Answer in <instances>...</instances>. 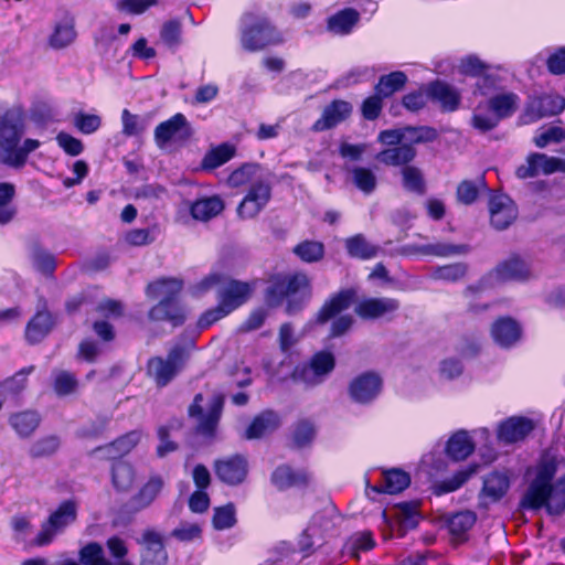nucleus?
I'll use <instances>...</instances> for the list:
<instances>
[{
    "instance_id": "55",
    "label": "nucleus",
    "mask_w": 565,
    "mask_h": 565,
    "mask_svg": "<svg viewBox=\"0 0 565 565\" xmlns=\"http://www.w3.org/2000/svg\"><path fill=\"white\" fill-rule=\"evenodd\" d=\"M60 439L54 435H50L34 441L29 450L33 458H42L54 455L60 448Z\"/></svg>"
},
{
    "instance_id": "49",
    "label": "nucleus",
    "mask_w": 565,
    "mask_h": 565,
    "mask_svg": "<svg viewBox=\"0 0 565 565\" xmlns=\"http://www.w3.org/2000/svg\"><path fill=\"white\" fill-rule=\"evenodd\" d=\"M78 386L76 376L65 370H55L53 372V388L58 396L73 394Z\"/></svg>"
},
{
    "instance_id": "48",
    "label": "nucleus",
    "mask_w": 565,
    "mask_h": 565,
    "mask_svg": "<svg viewBox=\"0 0 565 565\" xmlns=\"http://www.w3.org/2000/svg\"><path fill=\"white\" fill-rule=\"evenodd\" d=\"M350 172L353 184L364 194H370L376 189L377 178L371 169L354 167Z\"/></svg>"
},
{
    "instance_id": "17",
    "label": "nucleus",
    "mask_w": 565,
    "mask_h": 565,
    "mask_svg": "<svg viewBox=\"0 0 565 565\" xmlns=\"http://www.w3.org/2000/svg\"><path fill=\"white\" fill-rule=\"evenodd\" d=\"M352 113V106L345 100H333L322 111L321 117L313 124L315 131L331 129L344 121Z\"/></svg>"
},
{
    "instance_id": "32",
    "label": "nucleus",
    "mask_w": 565,
    "mask_h": 565,
    "mask_svg": "<svg viewBox=\"0 0 565 565\" xmlns=\"http://www.w3.org/2000/svg\"><path fill=\"white\" fill-rule=\"evenodd\" d=\"M224 210V203L221 198L207 196L196 200L191 205V215L198 221H209L215 217Z\"/></svg>"
},
{
    "instance_id": "14",
    "label": "nucleus",
    "mask_w": 565,
    "mask_h": 565,
    "mask_svg": "<svg viewBox=\"0 0 565 565\" xmlns=\"http://www.w3.org/2000/svg\"><path fill=\"white\" fill-rule=\"evenodd\" d=\"M399 308L398 300L394 298H364L355 306V313L364 320L387 318Z\"/></svg>"
},
{
    "instance_id": "27",
    "label": "nucleus",
    "mask_w": 565,
    "mask_h": 565,
    "mask_svg": "<svg viewBox=\"0 0 565 565\" xmlns=\"http://www.w3.org/2000/svg\"><path fill=\"white\" fill-rule=\"evenodd\" d=\"M411 482L408 473L399 470L392 469L383 472V481L381 486H374L371 488L373 492L395 494L405 490Z\"/></svg>"
},
{
    "instance_id": "22",
    "label": "nucleus",
    "mask_w": 565,
    "mask_h": 565,
    "mask_svg": "<svg viewBox=\"0 0 565 565\" xmlns=\"http://www.w3.org/2000/svg\"><path fill=\"white\" fill-rule=\"evenodd\" d=\"M142 431L132 430L117 438L115 441L97 448L96 451H103L108 459H116L128 455L141 440Z\"/></svg>"
},
{
    "instance_id": "56",
    "label": "nucleus",
    "mask_w": 565,
    "mask_h": 565,
    "mask_svg": "<svg viewBox=\"0 0 565 565\" xmlns=\"http://www.w3.org/2000/svg\"><path fill=\"white\" fill-rule=\"evenodd\" d=\"M476 519V514L471 511H462L454 514L448 521L450 533L456 536L465 534L473 526Z\"/></svg>"
},
{
    "instance_id": "7",
    "label": "nucleus",
    "mask_w": 565,
    "mask_h": 565,
    "mask_svg": "<svg viewBox=\"0 0 565 565\" xmlns=\"http://www.w3.org/2000/svg\"><path fill=\"white\" fill-rule=\"evenodd\" d=\"M270 198L271 185L266 175L247 189L245 196L237 206L238 216L241 218L256 217L269 203Z\"/></svg>"
},
{
    "instance_id": "40",
    "label": "nucleus",
    "mask_w": 565,
    "mask_h": 565,
    "mask_svg": "<svg viewBox=\"0 0 565 565\" xmlns=\"http://www.w3.org/2000/svg\"><path fill=\"white\" fill-rule=\"evenodd\" d=\"M79 559L84 565H132L122 558L118 563L113 564L104 556L102 545L95 542L88 543L81 548Z\"/></svg>"
},
{
    "instance_id": "58",
    "label": "nucleus",
    "mask_w": 565,
    "mask_h": 565,
    "mask_svg": "<svg viewBox=\"0 0 565 565\" xmlns=\"http://www.w3.org/2000/svg\"><path fill=\"white\" fill-rule=\"evenodd\" d=\"M73 124L82 134L92 135L100 128L102 118L95 114L77 113L74 116Z\"/></svg>"
},
{
    "instance_id": "3",
    "label": "nucleus",
    "mask_w": 565,
    "mask_h": 565,
    "mask_svg": "<svg viewBox=\"0 0 565 565\" xmlns=\"http://www.w3.org/2000/svg\"><path fill=\"white\" fill-rule=\"evenodd\" d=\"M281 34L263 15L247 12L242 17L241 43L247 51L264 50L282 43Z\"/></svg>"
},
{
    "instance_id": "21",
    "label": "nucleus",
    "mask_w": 565,
    "mask_h": 565,
    "mask_svg": "<svg viewBox=\"0 0 565 565\" xmlns=\"http://www.w3.org/2000/svg\"><path fill=\"white\" fill-rule=\"evenodd\" d=\"M533 428L534 424L531 419L511 417L500 425L498 437L507 444H512L524 439Z\"/></svg>"
},
{
    "instance_id": "35",
    "label": "nucleus",
    "mask_w": 565,
    "mask_h": 565,
    "mask_svg": "<svg viewBox=\"0 0 565 565\" xmlns=\"http://www.w3.org/2000/svg\"><path fill=\"white\" fill-rule=\"evenodd\" d=\"M475 445L466 430L455 433L448 440L446 451L454 460H463L472 454Z\"/></svg>"
},
{
    "instance_id": "2",
    "label": "nucleus",
    "mask_w": 565,
    "mask_h": 565,
    "mask_svg": "<svg viewBox=\"0 0 565 565\" xmlns=\"http://www.w3.org/2000/svg\"><path fill=\"white\" fill-rule=\"evenodd\" d=\"M310 280L301 273L277 277L267 289L266 301L270 306H278L285 298L288 299L286 312L294 315L301 309L310 298Z\"/></svg>"
},
{
    "instance_id": "37",
    "label": "nucleus",
    "mask_w": 565,
    "mask_h": 565,
    "mask_svg": "<svg viewBox=\"0 0 565 565\" xmlns=\"http://www.w3.org/2000/svg\"><path fill=\"white\" fill-rule=\"evenodd\" d=\"M9 423L15 433L22 437L31 436L40 424V416L35 412H20L12 414Z\"/></svg>"
},
{
    "instance_id": "29",
    "label": "nucleus",
    "mask_w": 565,
    "mask_h": 565,
    "mask_svg": "<svg viewBox=\"0 0 565 565\" xmlns=\"http://www.w3.org/2000/svg\"><path fill=\"white\" fill-rule=\"evenodd\" d=\"M152 320H168L173 326H180L185 320L184 309L177 301L160 300L150 312Z\"/></svg>"
},
{
    "instance_id": "30",
    "label": "nucleus",
    "mask_w": 565,
    "mask_h": 565,
    "mask_svg": "<svg viewBox=\"0 0 565 565\" xmlns=\"http://www.w3.org/2000/svg\"><path fill=\"white\" fill-rule=\"evenodd\" d=\"M265 177L266 173L260 166L244 164L230 174L227 182L232 188L247 186L248 189L253 183H257Z\"/></svg>"
},
{
    "instance_id": "20",
    "label": "nucleus",
    "mask_w": 565,
    "mask_h": 565,
    "mask_svg": "<svg viewBox=\"0 0 565 565\" xmlns=\"http://www.w3.org/2000/svg\"><path fill=\"white\" fill-rule=\"evenodd\" d=\"M427 95L429 98L438 103L443 110L454 111L460 103L459 92L445 82H434L427 86Z\"/></svg>"
},
{
    "instance_id": "10",
    "label": "nucleus",
    "mask_w": 565,
    "mask_h": 565,
    "mask_svg": "<svg viewBox=\"0 0 565 565\" xmlns=\"http://www.w3.org/2000/svg\"><path fill=\"white\" fill-rule=\"evenodd\" d=\"M191 135L192 129L188 119L183 114L178 113L156 127L154 141L159 148H163L172 141H184Z\"/></svg>"
},
{
    "instance_id": "42",
    "label": "nucleus",
    "mask_w": 565,
    "mask_h": 565,
    "mask_svg": "<svg viewBox=\"0 0 565 565\" xmlns=\"http://www.w3.org/2000/svg\"><path fill=\"white\" fill-rule=\"evenodd\" d=\"M306 481L307 475L305 472H294L288 466L278 467L271 475V482L279 490L305 483Z\"/></svg>"
},
{
    "instance_id": "46",
    "label": "nucleus",
    "mask_w": 565,
    "mask_h": 565,
    "mask_svg": "<svg viewBox=\"0 0 565 565\" xmlns=\"http://www.w3.org/2000/svg\"><path fill=\"white\" fill-rule=\"evenodd\" d=\"M407 82V76L405 73L396 71L392 72L388 75H383L379 84L375 87V90L379 95L383 97H388L395 92L399 90L404 87Z\"/></svg>"
},
{
    "instance_id": "23",
    "label": "nucleus",
    "mask_w": 565,
    "mask_h": 565,
    "mask_svg": "<svg viewBox=\"0 0 565 565\" xmlns=\"http://www.w3.org/2000/svg\"><path fill=\"white\" fill-rule=\"evenodd\" d=\"M416 157V150L412 145L402 143L397 147L385 149L376 154L377 161L385 166H408Z\"/></svg>"
},
{
    "instance_id": "31",
    "label": "nucleus",
    "mask_w": 565,
    "mask_h": 565,
    "mask_svg": "<svg viewBox=\"0 0 565 565\" xmlns=\"http://www.w3.org/2000/svg\"><path fill=\"white\" fill-rule=\"evenodd\" d=\"M519 96L514 93H502L490 97L488 107L501 120L512 116L519 106Z\"/></svg>"
},
{
    "instance_id": "16",
    "label": "nucleus",
    "mask_w": 565,
    "mask_h": 565,
    "mask_svg": "<svg viewBox=\"0 0 565 565\" xmlns=\"http://www.w3.org/2000/svg\"><path fill=\"white\" fill-rule=\"evenodd\" d=\"M382 386V381L374 373H365L352 381L350 395L358 403H369L375 398Z\"/></svg>"
},
{
    "instance_id": "24",
    "label": "nucleus",
    "mask_w": 565,
    "mask_h": 565,
    "mask_svg": "<svg viewBox=\"0 0 565 565\" xmlns=\"http://www.w3.org/2000/svg\"><path fill=\"white\" fill-rule=\"evenodd\" d=\"M280 425L279 416L271 411H266L254 418L252 424L245 431V438H260L267 434L275 431Z\"/></svg>"
},
{
    "instance_id": "5",
    "label": "nucleus",
    "mask_w": 565,
    "mask_h": 565,
    "mask_svg": "<svg viewBox=\"0 0 565 565\" xmlns=\"http://www.w3.org/2000/svg\"><path fill=\"white\" fill-rule=\"evenodd\" d=\"M184 360L185 350L177 345L169 351L167 358H151L147 363V374L158 386H166L181 371Z\"/></svg>"
},
{
    "instance_id": "53",
    "label": "nucleus",
    "mask_w": 565,
    "mask_h": 565,
    "mask_svg": "<svg viewBox=\"0 0 565 565\" xmlns=\"http://www.w3.org/2000/svg\"><path fill=\"white\" fill-rule=\"evenodd\" d=\"M375 546L371 532H360L352 535L347 544L348 553L359 559L362 552H369Z\"/></svg>"
},
{
    "instance_id": "11",
    "label": "nucleus",
    "mask_w": 565,
    "mask_h": 565,
    "mask_svg": "<svg viewBox=\"0 0 565 565\" xmlns=\"http://www.w3.org/2000/svg\"><path fill=\"white\" fill-rule=\"evenodd\" d=\"M253 289V284L224 278L217 290V299L222 306L232 312L247 301Z\"/></svg>"
},
{
    "instance_id": "38",
    "label": "nucleus",
    "mask_w": 565,
    "mask_h": 565,
    "mask_svg": "<svg viewBox=\"0 0 565 565\" xmlns=\"http://www.w3.org/2000/svg\"><path fill=\"white\" fill-rule=\"evenodd\" d=\"M417 253L423 255H433L437 257H450L457 255L467 254L469 247L467 245L460 244H450L445 242H437L434 244H426L418 247H415Z\"/></svg>"
},
{
    "instance_id": "33",
    "label": "nucleus",
    "mask_w": 565,
    "mask_h": 565,
    "mask_svg": "<svg viewBox=\"0 0 565 565\" xmlns=\"http://www.w3.org/2000/svg\"><path fill=\"white\" fill-rule=\"evenodd\" d=\"M52 316L49 312L40 311L29 321L25 329V339L34 344L42 341L52 328Z\"/></svg>"
},
{
    "instance_id": "6",
    "label": "nucleus",
    "mask_w": 565,
    "mask_h": 565,
    "mask_svg": "<svg viewBox=\"0 0 565 565\" xmlns=\"http://www.w3.org/2000/svg\"><path fill=\"white\" fill-rule=\"evenodd\" d=\"M203 395L196 394L193 403L189 407V414L191 417H198L196 430L199 434L205 437L214 436L218 420L221 418L224 396L221 394H214L210 401L209 411L203 414L202 402Z\"/></svg>"
},
{
    "instance_id": "4",
    "label": "nucleus",
    "mask_w": 565,
    "mask_h": 565,
    "mask_svg": "<svg viewBox=\"0 0 565 565\" xmlns=\"http://www.w3.org/2000/svg\"><path fill=\"white\" fill-rule=\"evenodd\" d=\"M77 516V504L73 500L63 501L42 523L41 530L33 540L36 546L51 544L55 536L73 524Z\"/></svg>"
},
{
    "instance_id": "15",
    "label": "nucleus",
    "mask_w": 565,
    "mask_h": 565,
    "mask_svg": "<svg viewBox=\"0 0 565 565\" xmlns=\"http://www.w3.org/2000/svg\"><path fill=\"white\" fill-rule=\"evenodd\" d=\"M214 468L218 479L227 484H238L247 475V461L238 455L217 460Z\"/></svg>"
},
{
    "instance_id": "19",
    "label": "nucleus",
    "mask_w": 565,
    "mask_h": 565,
    "mask_svg": "<svg viewBox=\"0 0 565 565\" xmlns=\"http://www.w3.org/2000/svg\"><path fill=\"white\" fill-rule=\"evenodd\" d=\"M521 327L512 318L504 317L493 322L491 335L497 344L502 348H510L521 338Z\"/></svg>"
},
{
    "instance_id": "43",
    "label": "nucleus",
    "mask_w": 565,
    "mask_h": 565,
    "mask_svg": "<svg viewBox=\"0 0 565 565\" xmlns=\"http://www.w3.org/2000/svg\"><path fill=\"white\" fill-rule=\"evenodd\" d=\"M14 195L15 188L12 183L0 182V224H8L17 214V210L12 205Z\"/></svg>"
},
{
    "instance_id": "41",
    "label": "nucleus",
    "mask_w": 565,
    "mask_h": 565,
    "mask_svg": "<svg viewBox=\"0 0 565 565\" xmlns=\"http://www.w3.org/2000/svg\"><path fill=\"white\" fill-rule=\"evenodd\" d=\"M160 42L171 51L182 44V23L178 19L166 21L160 29Z\"/></svg>"
},
{
    "instance_id": "1",
    "label": "nucleus",
    "mask_w": 565,
    "mask_h": 565,
    "mask_svg": "<svg viewBox=\"0 0 565 565\" xmlns=\"http://www.w3.org/2000/svg\"><path fill=\"white\" fill-rule=\"evenodd\" d=\"M555 472L553 462L539 466L536 477L522 499L523 508L535 510L545 507L551 514H561L565 510V476L552 486Z\"/></svg>"
},
{
    "instance_id": "26",
    "label": "nucleus",
    "mask_w": 565,
    "mask_h": 565,
    "mask_svg": "<svg viewBox=\"0 0 565 565\" xmlns=\"http://www.w3.org/2000/svg\"><path fill=\"white\" fill-rule=\"evenodd\" d=\"M355 297V291L345 289L333 296L318 312V321L323 323L350 307Z\"/></svg>"
},
{
    "instance_id": "51",
    "label": "nucleus",
    "mask_w": 565,
    "mask_h": 565,
    "mask_svg": "<svg viewBox=\"0 0 565 565\" xmlns=\"http://www.w3.org/2000/svg\"><path fill=\"white\" fill-rule=\"evenodd\" d=\"M39 147V140L25 139L22 146H15L11 150V152L7 157H4L3 163L9 164L11 167H22L25 163L29 153L33 152Z\"/></svg>"
},
{
    "instance_id": "63",
    "label": "nucleus",
    "mask_w": 565,
    "mask_h": 565,
    "mask_svg": "<svg viewBox=\"0 0 565 565\" xmlns=\"http://www.w3.org/2000/svg\"><path fill=\"white\" fill-rule=\"evenodd\" d=\"M316 435L315 426L309 420H299L294 431V441L298 447L309 444Z\"/></svg>"
},
{
    "instance_id": "47",
    "label": "nucleus",
    "mask_w": 565,
    "mask_h": 565,
    "mask_svg": "<svg viewBox=\"0 0 565 565\" xmlns=\"http://www.w3.org/2000/svg\"><path fill=\"white\" fill-rule=\"evenodd\" d=\"M509 489V479L504 473H491L483 482L482 492L493 501L499 500Z\"/></svg>"
},
{
    "instance_id": "59",
    "label": "nucleus",
    "mask_w": 565,
    "mask_h": 565,
    "mask_svg": "<svg viewBox=\"0 0 565 565\" xmlns=\"http://www.w3.org/2000/svg\"><path fill=\"white\" fill-rule=\"evenodd\" d=\"M535 160L539 174H552L557 171L565 172L564 159L548 157L544 153H535Z\"/></svg>"
},
{
    "instance_id": "12",
    "label": "nucleus",
    "mask_w": 565,
    "mask_h": 565,
    "mask_svg": "<svg viewBox=\"0 0 565 565\" xmlns=\"http://www.w3.org/2000/svg\"><path fill=\"white\" fill-rule=\"evenodd\" d=\"M490 222L497 230H505L518 216L514 202L505 194H493L489 201Z\"/></svg>"
},
{
    "instance_id": "52",
    "label": "nucleus",
    "mask_w": 565,
    "mask_h": 565,
    "mask_svg": "<svg viewBox=\"0 0 565 565\" xmlns=\"http://www.w3.org/2000/svg\"><path fill=\"white\" fill-rule=\"evenodd\" d=\"M294 253L306 263L320 260L324 255V246L317 241H303L294 247Z\"/></svg>"
},
{
    "instance_id": "62",
    "label": "nucleus",
    "mask_w": 565,
    "mask_h": 565,
    "mask_svg": "<svg viewBox=\"0 0 565 565\" xmlns=\"http://www.w3.org/2000/svg\"><path fill=\"white\" fill-rule=\"evenodd\" d=\"M122 134L127 137H132L141 134L146 129V124L137 116L131 114L128 109L121 113Z\"/></svg>"
},
{
    "instance_id": "34",
    "label": "nucleus",
    "mask_w": 565,
    "mask_h": 565,
    "mask_svg": "<svg viewBox=\"0 0 565 565\" xmlns=\"http://www.w3.org/2000/svg\"><path fill=\"white\" fill-rule=\"evenodd\" d=\"M495 275L497 278L502 281H522L531 277V271L523 260L520 258H511L497 267Z\"/></svg>"
},
{
    "instance_id": "28",
    "label": "nucleus",
    "mask_w": 565,
    "mask_h": 565,
    "mask_svg": "<svg viewBox=\"0 0 565 565\" xmlns=\"http://www.w3.org/2000/svg\"><path fill=\"white\" fill-rule=\"evenodd\" d=\"M76 39L75 23L71 18L58 21L49 38V44L54 50L65 49Z\"/></svg>"
},
{
    "instance_id": "61",
    "label": "nucleus",
    "mask_w": 565,
    "mask_h": 565,
    "mask_svg": "<svg viewBox=\"0 0 565 565\" xmlns=\"http://www.w3.org/2000/svg\"><path fill=\"white\" fill-rule=\"evenodd\" d=\"M236 523L235 508L233 504H227L215 509L213 515V525L216 530H226Z\"/></svg>"
},
{
    "instance_id": "13",
    "label": "nucleus",
    "mask_w": 565,
    "mask_h": 565,
    "mask_svg": "<svg viewBox=\"0 0 565 565\" xmlns=\"http://www.w3.org/2000/svg\"><path fill=\"white\" fill-rule=\"evenodd\" d=\"M565 109V98L558 94H545L529 100L525 115L530 121L555 116Z\"/></svg>"
},
{
    "instance_id": "36",
    "label": "nucleus",
    "mask_w": 565,
    "mask_h": 565,
    "mask_svg": "<svg viewBox=\"0 0 565 565\" xmlns=\"http://www.w3.org/2000/svg\"><path fill=\"white\" fill-rule=\"evenodd\" d=\"M163 484L164 482L161 477H151L139 492L132 497L131 502L134 507L138 510L149 507L162 490Z\"/></svg>"
},
{
    "instance_id": "57",
    "label": "nucleus",
    "mask_w": 565,
    "mask_h": 565,
    "mask_svg": "<svg viewBox=\"0 0 565 565\" xmlns=\"http://www.w3.org/2000/svg\"><path fill=\"white\" fill-rule=\"evenodd\" d=\"M403 143H422L433 141L436 137V130L429 127H405L403 128Z\"/></svg>"
},
{
    "instance_id": "45",
    "label": "nucleus",
    "mask_w": 565,
    "mask_h": 565,
    "mask_svg": "<svg viewBox=\"0 0 565 565\" xmlns=\"http://www.w3.org/2000/svg\"><path fill=\"white\" fill-rule=\"evenodd\" d=\"M111 479L113 484L117 490L127 491L134 484L135 471L129 463L118 461L113 465Z\"/></svg>"
},
{
    "instance_id": "64",
    "label": "nucleus",
    "mask_w": 565,
    "mask_h": 565,
    "mask_svg": "<svg viewBox=\"0 0 565 565\" xmlns=\"http://www.w3.org/2000/svg\"><path fill=\"white\" fill-rule=\"evenodd\" d=\"M171 535L181 542H191L201 536V527L196 523L182 522L177 526Z\"/></svg>"
},
{
    "instance_id": "25",
    "label": "nucleus",
    "mask_w": 565,
    "mask_h": 565,
    "mask_svg": "<svg viewBox=\"0 0 565 565\" xmlns=\"http://www.w3.org/2000/svg\"><path fill=\"white\" fill-rule=\"evenodd\" d=\"M183 282L177 278L158 279L147 287V296L151 299L174 301V297L182 290Z\"/></svg>"
},
{
    "instance_id": "60",
    "label": "nucleus",
    "mask_w": 565,
    "mask_h": 565,
    "mask_svg": "<svg viewBox=\"0 0 565 565\" xmlns=\"http://www.w3.org/2000/svg\"><path fill=\"white\" fill-rule=\"evenodd\" d=\"M467 273V266L463 263L449 264L438 267L433 276L436 279L446 281H457Z\"/></svg>"
},
{
    "instance_id": "18",
    "label": "nucleus",
    "mask_w": 565,
    "mask_h": 565,
    "mask_svg": "<svg viewBox=\"0 0 565 565\" xmlns=\"http://www.w3.org/2000/svg\"><path fill=\"white\" fill-rule=\"evenodd\" d=\"M142 543L141 565H166L168 556L159 533L145 532Z\"/></svg>"
},
{
    "instance_id": "54",
    "label": "nucleus",
    "mask_w": 565,
    "mask_h": 565,
    "mask_svg": "<svg viewBox=\"0 0 565 565\" xmlns=\"http://www.w3.org/2000/svg\"><path fill=\"white\" fill-rule=\"evenodd\" d=\"M234 156V148L230 145H221L209 151L203 159L205 169H215L227 162Z\"/></svg>"
},
{
    "instance_id": "8",
    "label": "nucleus",
    "mask_w": 565,
    "mask_h": 565,
    "mask_svg": "<svg viewBox=\"0 0 565 565\" xmlns=\"http://www.w3.org/2000/svg\"><path fill=\"white\" fill-rule=\"evenodd\" d=\"M333 367V355L329 352H319L313 355L309 364L297 366L292 372V379L309 386L318 385Z\"/></svg>"
},
{
    "instance_id": "50",
    "label": "nucleus",
    "mask_w": 565,
    "mask_h": 565,
    "mask_svg": "<svg viewBox=\"0 0 565 565\" xmlns=\"http://www.w3.org/2000/svg\"><path fill=\"white\" fill-rule=\"evenodd\" d=\"M402 182L405 190L417 194L425 192V180L423 172L415 166H406L402 169Z\"/></svg>"
},
{
    "instance_id": "9",
    "label": "nucleus",
    "mask_w": 565,
    "mask_h": 565,
    "mask_svg": "<svg viewBox=\"0 0 565 565\" xmlns=\"http://www.w3.org/2000/svg\"><path fill=\"white\" fill-rule=\"evenodd\" d=\"M23 135V124L19 114L0 107V161L4 162L11 150L18 146Z\"/></svg>"
},
{
    "instance_id": "39",
    "label": "nucleus",
    "mask_w": 565,
    "mask_h": 565,
    "mask_svg": "<svg viewBox=\"0 0 565 565\" xmlns=\"http://www.w3.org/2000/svg\"><path fill=\"white\" fill-rule=\"evenodd\" d=\"M359 21V13L354 9H344L328 20V29L335 34H348Z\"/></svg>"
},
{
    "instance_id": "44",
    "label": "nucleus",
    "mask_w": 565,
    "mask_h": 565,
    "mask_svg": "<svg viewBox=\"0 0 565 565\" xmlns=\"http://www.w3.org/2000/svg\"><path fill=\"white\" fill-rule=\"evenodd\" d=\"M345 247L350 256L362 259L375 257L379 252V247L370 244L361 234L347 238Z\"/></svg>"
}]
</instances>
